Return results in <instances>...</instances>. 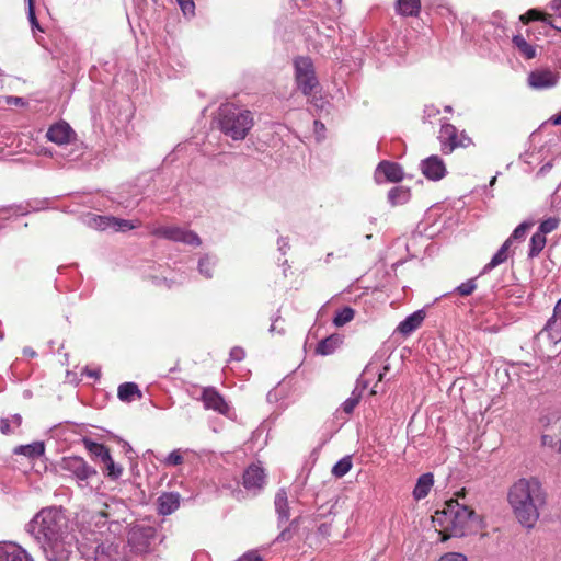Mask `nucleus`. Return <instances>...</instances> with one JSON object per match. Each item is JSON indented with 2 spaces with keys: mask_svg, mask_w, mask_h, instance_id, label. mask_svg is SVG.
Segmentation results:
<instances>
[{
  "mask_svg": "<svg viewBox=\"0 0 561 561\" xmlns=\"http://www.w3.org/2000/svg\"><path fill=\"white\" fill-rule=\"evenodd\" d=\"M8 561H34L32 556L21 546L11 545V551Z\"/></svg>",
  "mask_w": 561,
  "mask_h": 561,
  "instance_id": "nucleus-41",
  "label": "nucleus"
},
{
  "mask_svg": "<svg viewBox=\"0 0 561 561\" xmlns=\"http://www.w3.org/2000/svg\"><path fill=\"white\" fill-rule=\"evenodd\" d=\"M274 399H276V393H275V392H273V391H270V392L267 393V400H268V401H273Z\"/></svg>",
  "mask_w": 561,
  "mask_h": 561,
  "instance_id": "nucleus-64",
  "label": "nucleus"
},
{
  "mask_svg": "<svg viewBox=\"0 0 561 561\" xmlns=\"http://www.w3.org/2000/svg\"><path fill=\"white\" fill-rule=\"evenodd\" d=\"M151 233L158 238H163L174 242H182L188 245L198 247L202 243V240L196 232L176 226H160L154 228Z\"/></svg>",
  "mask_w": 561,
  "mask_h": 561,
  "instance_id": "nucleus-8",
  "label": "nucleus"
},
{
  "mask_svg": "<svg viewBox=\"0 0 561 561\" xmlns=\"http://www.w3.org/2000/svg\"><path fill=\"white\" fill-rule=\"evenodd\" d=\"M23 355L24 356H27V357H31V358H34L37 356V353L30 346H25L22 351Z\"/></svg>",
  "mask_w": 561,
  "mask_h": 561,
  "instance_id": "nucleus-59",
  "label": "nucleus"
},
{
  "mask_svg": "<svg viewBox=\"0 0 561 561\" xmlns=\"http://www.w3.org/2000/svg\"><path fill=\"white\" fill-rule=\"evenodd\" d=\"M183 461V451L181 449H174L162 460V463L167 467H176L182 465Z\"/></svg>",
  "mask_w": 561,
  "mask_h": 561,
  "instance_id": "nucleus-43",
  "label": "nucleus"
},
{
  "mask_svg": "<svg viewBox=\"0 0 561 561\" xmlns=\"http://www.w3.org/2000/svg\"><path fill=\"white\" fill-rule=\"evenodd\" d=\"M352 466L351 456H345L333 466L332 474L336 478H342L352 469Z\"/></svg>",
  "mask_w": 561,
  "mask_h": 561,
  "instance_id": "nucleus-40",
  "label": "nucleus"
},
{
  "mask_svg": "<svg viewBox=\"0 0 561 561\" xmlns=\"http://www.w3.org/2000/svg\"><path fill=\"white\" fill-rule=\"evenodd\" d=\"M435 11L439 16L447 19L449 22H454L457 18L453 7L448 2L438 3Z\"/></svg>",
  "mask_w": 561,
  "mask_h": 561,
  "instance_id": "nucleus-42",
  "label": "nucleus"
},
{
  "mask_svg": "<svg viewBox=\"0 0 561 561\" xmlns=\"http://www.w3.org/2000/svg\"><path fill=\"white\" fill-rule=\"evenodd\" d=\"M440 150L444 154H450L457 148H467L472 144L470 137L465 131L459 133L458 129L449 124L443 123L438 134Z\"/></svg>",
  "mask_w": 561,
  "mask_h": 561,
  "instance_id": "nucleus-7",
  "label": "nucleus"
},
{
  "mask_svg": "<svg viewBox=\"0 0 561 561\" xmlns=\"http://www.w3.org/2000/svg\"><path fill=\"white\" fill-rule=\"evenodd\" d=\"M217 257L211 254H204L199 257L197 270L198 273L206 279H210L214 276L215 266L217 265Z\"/></svg>",
  "mask_w": 561,
  "mask_h": 561,
  "instance_id": "nucleus-27",
  "label": "nucleus"
},
{
  "mask_svg": "<svg viewBox=\"0 0 561 561\" xmlns=\"http://www.w3.org/2000/svg\"><path fill=\"white\" fill-rule=\"evenodd\" d=\"M437 561H468L467 557L460 552L444 553Z\"/></svg>",
  "mask_w": 561,
  "mask_h": 561,
  "instance_id": "nucleus-49",
  "label": "nucleus"
},
{
  "mask_svg": "<svg viewBox=\"0 0 561 561\" xmlns=\"http://www.w3.org/2000/svg\"><path fill=\"white\" fill-rule=\"evenodd\" d=\"M561 420V407L560 405H551L542 409L539 414L537 425L541 430H548L553 424L558 423Z\"/></svg>",
  "mask_w": 561,
  "mask_h": 561,
  "instance_id": "nucleus-19",
  "label": "nucleus"
},
{
  "mask_svg": "<svg viewBox=\"0 0 561 561\" xmlns=\"http://www.w3.org/2000/svg\"><path fill=\"white\" fill-rule=\"evenodd\" d=\"M93 561H123L119 545L110 541L101 542L95 548Z\"/></svg>",
  "mask_w": 561,
  "mask_h": 561,
  "instance_id": "nucleus-15",
  "label": "nucleus"
},
{
  "mask_svg": "<svg viewBox=\"0 0 561 561\" xmlns=\"http://www.w3.org/2000/svg\"><path fill=\"white\" fill-rule=\"evenodd\" d=\"M180 495L175 492L162 493L158 499V512L161 515H170L180 506Z\"/></svg>",
  "mask_w": 561,
  "mask_h": 561,
  "instance_id": "nucleus-18",
  "label": "nucleus"
},
{
  "mask_svg": "<svg viewBox=\"0 0 561 561\" xmlns=\"http://www.w3.org/2000/svg\"><path fill=\"white\" fill-rule=\"evenodd\" d=\"M244 356L245 353L241 347L236 346L230 351V358L233 360L240 362L244 358Z\"/></svg>",
  "mask_w": 561,
  "mask_h": 561,
  "instance_id": "nucleus-55",
  "label": "nucleus"
},
{
  "mask_svg": "<svg viewBox=\"0 0 561 561\" xmlns=\"http://www.w3.org/2000/svg\"><path fill=\"white\" fill-rule=\"evenodd\" d=\"M59 468L69 478L75 479L80 488L90 486V481L98 476L95 468L79 456L64 457L59 463Z\"/></svg>",
  "mask_w": 561,
  "mask_h": 561,
  "instance_id": "nucleus-5",
  "label": "nucleus"
},
{
  "mask_svg": "<svg viewBox=\"0 0 561 561\" xmlns=\"http://www.w3.org/2000/svg\"><path fill=\"white\" fill-rule=\"evenodd\" d=\"M511 247V240H505V242L501 245V248L496 251V253L492 256L491 261L484 265V267L481 271V274H486L500 264L507 261Z\"/></svg>",
  "mask_w": 561,
  "mask_h": 561,
  "instance_id": "nucleus-24",
  "label": "nucleus"
},
{
  "mask_svg": "<svg viewBox=\"0 0 561 561\" xmlns=\"http://www.w3.org/2000/svg\"><path fill=\"white\" fill-rule=\"evenodd\" d=\"M396 11L402 16H417L421 12V0H397Z\"/></svg>",
  "mask_w": 561,
  "mask_h": 561,
  "instance_id": "nucleus-26",
  "label": "nucleus"
},
{
  "mask_svg": "<svg viewBox=\"0 0 561 561\" xmlns=\"http://www.w3.org/2000/svg\"><path fill=\"white\" fill-rule=\"evenodd\" d=\"M295 82L298 90L306 96L311 95L319 87L314 66L310 57L299 56L294 59Z\"/></svg>",
  "mask_w": 561,
  "mask_h": 561,
  "instance_id": "nucleus-6",
  "label": "nucleus"
},
{
  "mask_svg": "<svg viewBox=\"0 0 561 561\" xmlns=\"http://www.w3.org/2000/svg\"><path fill=\"white\" fill-rule=\"evenodd\" d=\"M511 247V240H505V242L501 245V248L496 251V253L492 256L491 261L484 265V267L481 271V274H486L500 264L507 261Z\"/></svg>",
  "mask_w": 561,
  "mask_h": 561,
  "instance_id": "nucleus-23",
  "label": "nucleus"
},
{
  "mask_svg": "<svg viewBox=\"0 0 561 561\" xmlns=\"http://www.w3.org/2000/svg\"><path fill=\"white\" fill-rule=\"evenodd\" d=\"M12 543L0 542V561H8Z\"/></svg>",
  "mask_w": 561,
  "mask_h": 561,
  "instance_id": "nucleus-54",
  "label": "nucleus"
},
{
  "mask_svg": "<svg viewBox=\"0 0 561 561\" xmlns=\"http://www.w3.org/2000/svg\"><path fill=\"white\" fill-rule=\"evenodd\" d=\"M75 136L76 134L73 129L66 122H59L51 125L46 133L47 139L59 146L70 144Z\"/></svg>",
  "mask_w": 561,
  "mask_h": 561,
  "instance_id": "nucleus-13",
  "label": "nucleus"
},
{
  "mask_svg": "<svg viewBox=\"0 0 561 561\" xmlns=\"http://www.w3.org/2000/svg\"><path fill=\"white\" fill-rule=\"evenodd\" d=\"M14 455H22L28 459H37L45 453V444L43 442H33L27 445L16 446L13 450Z\"/></svg>",
  "mask_w": 561,
  "mask_h": 561,
  "instance_id": "nucleus-22",
  "label": "nucleus"
},
{
  "mask_svg": "<svg viewBox=\"0 0 561 561\" xmlns=\"http://www.w3.org/2000/svg\"><path fill=\"white\" fill-rule=\"evenodd\" d=\"M540 335H546L552 344L561 341V298L553 308L552 317L547 321Z\"/></svg>",
  "mask_w": 561,
  "mask_h": 561,
  "instance_id": "nucleus-12",
  "label": "nucleus"
},
{
  "mask_svg": "<svg viewBox=\"0 0 561 561\" xmlns=\"http://www.w3.org/2000/svg\"><path fill=\"white\" fill-rule=\"evenodd\" d=\"M265 472L259 465H250L244 473L242 484L244 489L253 495L259 494L265 485Z\"/></svg>",
  "mask_w": 561,
  "mask_h": 561,
  "instance_id": "nucleus-10",
  "label": "nucleus"
},
{
  "mask_svg": "<svg viewBox=\"0 0 561 561\" xmlns=\"http://www.w3.org/2000/svg\"><path fill=\"white\" fill-rule=\"evenodd\" d=\"M547 493L538 478H522L508 491V503L518 522L530 529L539 519Z\"/></svg>",
  "mask_w": 561,
  "mask_h": 561,
  "instance_id": "nucleus-2",
  "label": "nucleus"
},
{
  "mask_svg": "<svg viewBox=\"0 0 561 561\" xmlns=\"http://www.w3.org/2000/svg\"><path fill=\"white\" fill-rule=\"evenodd\" d=\"M355 311L351 307H343L342 309L337 310L334 318L333 323L335 327L341 328L345 325L346 323L351 322L354 319Z\"/></svg>",
  "mask_w": 561,
  "mask_h": 561,
  "instance_id": "nucleus-38",
  "label": "nucleus"
},
{
  "mask_svg": "<svg viewBox=\"0 0 561 561\" xmlns=\"http://www.w3.org/2000/svg\"><path fill=\"white\" fill-rule=\"evenodd\" d=\"M533 226L531 222H522L519 224L512 232L507 240H511V243L514 240H523L526 236L527 230Z\"/></svg>",
  "mask_w": 561,
  "mask_h": 561,
  "instance_id": "nucleus-46",
  "label": "nucleus"
},
{
  "mask_svg": "<svg viewBox=\"0 0 561 561\" xmlns=\"http://www.w3.org/2000/svg\"><path fill=\"white\" fill-rule=\"evenodd\" d=\"M202 400L205 409L217 411L220 414H227L229 405L219 392L213 388H205L202 392Z\"/></svg>",
  "mask_w": 561,
  "mask_h": 561,
  "instance_id": "nucleus-14",
  "label": "nucleus"
},
{
  "mask_svg": "<svg viewBox=\"0 0 561 561\" xmlns=\"http://www.w3.org/2000/svg\"><path fill=\"white\" fill-rule=\"evenodd\" d=\"M8 105H16V106H23L25 104V101L23 98L20 96H7Z\"/></svg>",
  "mask_w": 561,
  "mask_h": 561,
  "instance_id": "nucleus-57",
  "label": "nucleus"
},
{
  "mask_svg": "<svg viewBox=\"0 0 561 561\" xmlns=\"http://www.w3.org/2000/svg\"><path fill=\"white\" fill-rule=\"evenodd\" d=\"M559 222L560 221L558 218L549 217V218L545 219L543 221H541L537 232L542 233V236L546 237V234L552 232L553 230H556L558 228Z\"/></svg>",
  "mask_w": 561,
  "mask_h": 561,
  "instance_id": "nucleus-45",
  "label": "nucleus"
},
{
  "mask_svg": "<svg viewBox=\"0 0 561 561\" xmlns=\"http://www.w3.org/2000/svg\"><path fill=\"white\" fill-rule=\"evenodd\" d=\"M88 523L94 534L104 535L110 530L108 515L105 512L93 513Z\"/></svg>",
  "mask_w": 561,
  "mask_h": 561,
  "instance_id": "nucleus-25",
  "label": "nucleus"
},
{
  "mask_svg": "<svg viewBox=\"0 0 561 561\" xmlns=\"http://www.w3.org/2000/svg\"><path fill=\"white\" fill-rule=\"evenodd\" d=\"M280 319V316H279V311L276 313L275 317L272 318V324L268 329L270 333L274 334L275 332L279 333V334H283L284 333V328H278L277 327V322L279 321Z\"/></svg>",
  "mask_w": 561,
  "mask_h": 561,
  "instance_id": "nucleus-53",
  "label": "nucleus"
},
{
  "mask_svg": "<svg viewBox=\"0 0 561 561\" xmlns=\"http://www.w3.org/2000/svg\"><path fill=\"white\" fill-rule=\"evenodd\" d=\"M176 2L185 16H194L195 3L193 0H176Z\"/></svg>",
  "mask_w": 561,
  "mask_h": 561,
  "instance_id": "nucleus-48",
  "label": "nucleus"
},
{
  "mask_svg": "<svg viewBox=\"0 0 561 561\" xmlns=\"http://www.w3.org/2000/svg\"><path fill=\"white\" fill-rule=\"evenodd\" d=\"M476 288H477L476 278H470V279L461 283L460 285H458L454 289V291L462 297H467V296L471 295L476 290Z\"/></svg>",
  "mask_w": 561,
  "mask_h": 561,
  "instance_id": "nucleus-44",
  "label": "nucleus"
},
{
  "mask_svg": "<svg viewBox=\"0 0 561 561\" xmlns=\"http://www.w3.org/2000/svg\"><path fill=\"white\" fill-rule=\"evenodd\" d=\"M111 217L112 216H103V215H96V214H88L84 218V222L88 227L105 231L111 230Z\"/></svg>",
  "mask_w": 561,
  "mask_h": 561,
  "instance_id": "nucleus-30",
  "label": "nucleus"
},
{
  "mask_svg": "<svg viewBox=\"0 0 561 561\" xmlns=\"http://www.w3.org/2000/svg\"><path fill=\"white\" fill-rule=\"evenodd\" d=\"M26 2H27V18L31 23L32 30L33 31L38 30L42 32L43 30L41 28L37 18L35 15L34 0H26Z\"/></svg>",
  "mask_w": 561,
  "mask_h": 561,
  "instance_id": "nucleus-47",
  "label": "nucleus"
},
{
  "mask_svg": "<svg viewBox=\"0 0 561 561\" xmlns=\"http://www.w3.org/2000/svg\"><path fill=\"white\" fill-rule=\"evenodd\" d=\"M105 466V474L112 480H117L123 473V467L121 465L115 463L111 454L107 458H104L102 461Z\"/></svg>",
  "mask_w": 561,
  "mask_h": 561,
  "instance_id": "nucleus-39",
  "label": "nucleus"
},
{
  "mask_svg": "<svg viewBox=\"0 0 561 561\" xmlns=\"http://www.w3.org/2000/svg\"><path fill=\"white\" fill-rule=\"evenodd\" d=\"M341 342L342 340L337 334L330 335L318 343L316 353L323 356L331 355L335 352Z\"/></svg>",
  "mask_w": 561,
  "mask_h": 561,
  "instance_id": "nucleus-29",
  "label": "nucleus"
},
{
  "mask_svg": "<svg viewBox=\"0 0 561 561\" xmlns=\"http://www.w3.org/2000/svg\"><path fill=\"white\" fill-rule=\"evenodd\" d=\"M22 424V416L20 414H13L10 417H2L0 420V431L2 434H11Z\"/></svg>",
  "mask_w": 561,
  "mask_h": 561,
  "instance_id": "nucleus-36",
  "label": "nucleus"
},
{
  "mask_svg": "<svg viewBox=\"0 0 561 561\" xmlns=\"http://www.w3.org/2000/svg\"><path fill=\"white\" fill-rule=\"evenodd\" d=\"M410 190L403 186H394L388 193V201L392 206L403 205L410 199Z\"/></svg>",
  "mask_w": 561,
  "mask_h": 561,
  "instance_id": "nucleus-33",
  "label": "nucleus"
},
{
  "mask_svg": "<svg viewBox=\"0 0 561 561\" xmlns=\"http://www.w3.org/2000/svg\"><path fill=\"white\" fill-rule=\"evenodd\" d=\"M123 448H124L125 454H126L129 458H131V457H133L131 455L134 454V449H133V447H131L127 442H125V443H124V445H123Z\"/></svg>",
  "mask_w": 561,
  "mask_h": 561,
  "instance_id": "nucleus-62",
  "label": "nucleus"
},
{
  "mask_svg": "<svg viewBox=\"0 0 561 561\" xmlns=\"http://www.w3.org/2000/svg\"><path fill=\"white\" fill-rule=\"evenodd\" d=\"M551 9L556 12L561 10V0H553L550 4Z\"/></svg>",
  "mask_w": 561,
  "mask_h": 561,
  "instance_id": "nucleus-63",
  "label": "nucleus"
},
{
  "mask_svg": "<svg viewBox=\"0 0 561 561\" xmlns=\"http://www.w3.org/2000/svg\"><path fill=\"white\" fill-rule=\"evenodd\" d=\"M140 221L136 220H128V219H122L112 216L111 217V230L115 232H125L133 230L137 227H139Z\"/></svg>",
  "mask_w": 561,
  "mask_h": 561,
  "instance_id": "nucleus-35",
  "label": "nucleus"
},
{
  "mask_svg": "<svg viewBox=\"0 0 561 561\" xmlns=\"http://www.w3.org/2000/svg\"><path fill=\"white\" fill-rule=\"evenodd\" d=\"M560 80V72L549 68H537L527 76V84L536 91L549 90L554 88Z\"/></svg>",
  "mask_w": 561,
  "mask_h": 561,
  "instance_id": "nucleus-9",
  "label": "nucleus"
},
{
  "mask_svg": "<svg viewBox=\"0 0 561 561\" xmlns=\"http://www.w3.org/2000/svg\"><path fill=\"white\" fill-rule=\"evenodd\" d=\"M513 44L519 51L522 56H524L526 59H533L536 57V47L529 44L523 35H514L513 36Z\"/></svg>",
  "mask_w": 561,
  "mask_h": 561,
  "instance_id": "nucleus-32",
  "label": "nucleus"
},
{
  "mask_svg": "<svg viewBox=\"0 0 561 561\" xmlns=\"http://www.w3.org/2000/svg\"><path fill=\"white\" fill-rule=\"evenodd\" d=\"M117 397L123 402H131L135 398H141V391L135 382H124L118 386Z\"/></svg>",
  "mask_w": 561,
  "mask_h": 561,
  "instance_id": "nucleus-28",
  "label": "nucleus"
},
{
  "mask_svg": "<svg viewBox=\"0 0 561 561\" xmlns=\"http://www.w3.org/2000/svg\"><path fill=\"white\" fill-rule=\"evenodd\" d=\"M290 537L289 530L287 528L283 529L282 533L278 535L277 540L278 541H286Z\"/></svg>",
  "mask_w": 561,
  "mask_h": 561,
  "instance_id": "nucleus-60",
  "label": "nucleus"
},
{
  "mask_svg": "<svg viewBox=\"0 0 561 561\" xmlns=\"http://www.w3.org/2000/svg\"><path fill=\"white\" fill-rule=\"evenodd\" d=\"M313 129H314V134L317 136V139L318 140H322L324 138V131H325V126L322 122L316 119L313 122Z\"/></svg>",
  "mask_w": 561,
  "mask_h": 561,
  "instance_id": "nucleus-51",
  "label": "nucleus"
},
{
  "mask_svg": "<svg viewBox=\"0 0 561 561\" xmlns=\"http://www.w3.org/2000/svg\"><path fill=\"white\" fill-rule=\"evenodd\" d=\"M433 523L442 527V533L449 537H465L478 530L481 526V518L476 512L466 504L456 500H449L444 503L442 510H437L433 516Z\"/></svg>",
  "mask_w": 561,
  "mask_h": 561,
  "instance_id": "nucleus-3",
  "label": "nucleus"
},
{
  "mask_svg": "<svg viewBox=\"0 0 561 561\" xmlns=\"http://www.w3.org/2000/svg\"><path fill=\"white\" fill-rule=\"evenodd\" d=\"M420 170L430 181H439L447 174L445 162L437 154H432L423 159L420 163Z\"/></svg>",
  "mask_w": 561,
  "mask_h": 561,
  "instance_id": "nucleus-11",
  "label": "nucleus"
},
{
  "mask_svg": "<svg viewBox=\"0 0 561 561\" xmlns=\"http://www.w3.org/2000/svg\"><path fill=\"white\" fill-rule=\"evenodd\" d=\"M25 530L38 545L47 561H68L76 546V536L65 511L47 506L25 525Z\"/></svg>",
  "mask_w": 561,
  "mask_h": 561,
  "instance_id": "nucleus-1",
  "label": "nucleus"
},
{
  "mask_svg": "<svg viewBox=\"0 0 561 561\" xmlns=\"http://www.w3.org/2000/svg\"><path fill=\"white\" fill-rule=\"evenodd\" d=\"M220 130L233 140H242L253 126L252 113L233 104H224L218 110Z\"/></svg>",
  "mask_w": 561,
  "mask_h": 561,
  "instance_id": "nucleus-4",
  "label": "nucleus"
},
{
  "mask_svg": "<svg viewBox=\"0 0 561 561\" xmlns=\"http://www.w3.org/2000/svg\"><path fill=\"white\" fill-rule=\"evenodd\" d=\"M278 250L282 252L283 255L286 254L287 250L289 249V242L287 238L280 237L277 240Z\"/></svg>",
  "mask_w": 561,
  "mask_h": 561,
  "instance_id": "nucleus-56",
  "label": "nucleus"
},
{
  "mask_svg": "<svg viewBox=\"0 0 561 561\" xmlns=\"http://www.w3.org/2000/svg\"><path fill=\"white\" fill-rule=\"evenodd\" d=\"M440 113L439 108L433 104L425 105L424 107V119L431 122L432 118L436 117Z\"/></svg>",
  "mask_w": 561,
  "mask_h": 561,
  "instance_id": "nucleus-50",
  "label": "nucleus"
},
{
  "mask_svg": "<svg viewBox=\"0 0 561 561\" xmlns=\"http://www.w3.org/2000/svg\"><path fill=\"white\" fill-rule=\"evenodd\" d=\"M546 243V237H543L542 233L535 232L530 238L528 257L534 259L538 256Z\"/></svg>",
  "mask_w": 561,
  "mask_h": 561,
  "instance_id": "nucleus-37",
  "label": "nucleus"
},
{
  "mask_svg": "<svg viewBox=\"0 0 561 561\" xmlns=\"http://www.w3.org/2000/svg\"><path fill=\"white\" fill-rule=\"evenodd\" d=\"M434 485V476L431 472L421 474L413 489V497L416 501L425 499Z\"/></svg>",
  "mask_w": 561,
  "mask_h": 561,
  "instance_id": "nucleus-21",
  "label": "nucleus"
},
{
  "mask_svg": "<svg viewBox=\"0 0 561 561\" xmlns=\"http://www.w3.org/2000/svg\"><path fill=\"white\" fill-rule=\"evenodd\" d=\"M541 445L548 446V447H553L556 445L553 436L548 435V434H542L541 435Z\"/></svg>",
  "mask_w": 561,
  "mask_h": 561,
  "instance_id": "nucleus-58",
  "label": "nucleus"
},
{
  "mask_svg": "<svg viewBox=\"0 0 561 561\" xmlns=\"http://www.w3.org/2000/svg\"><path fill=\"white\" fill-rule=\"evenodd\" d=\"M553 125H561V111L549 119Z\"/></svg>",
  "mask_w": 561,
  "mask_h": 561,
  "instance_id": "nucleus-61",
  "label": "nucleus"
},
{
  "mask_svg": "<svg viewBox=\"0 0 561 561\" xmlns=\"http://www.w3.org/2000/svg\"><path fill=\"white\" fill-rule=\"evenodd\" d=\"M381 175L389 182H400L403 179V170L396 162L381 161L375 171L377 182H380Z\"/></svg>",
  "mask_w": 561,
  "mask_h": 561,
  "instance_id": "nucleus-16",
  "label": "nucleus"
},
{
  "mask_svg": "<svg viewBox=\"0 0 561 561\" xmlns=\"http://www.w3.org/2000/svg\"><path fill=\"white\" fill-rule=\"evenodd\" d=\"M366 385L359 386V383L356 385L354 390L352 391L351 396L342 403L341 409L346 414L353 413L356 405L359 403L363 391L365 390Z\"/></svg>",
  "mask_w": 561,
  "mask_h": 561,
  "instance_id": "nucleus-31",
  "label": "nucleus"
},
{
  "mask_svg": "<svg viewBox=\"0 0 561 561\" xmlns=\"http://www.w3.org/2000/svg\"><path fill=\"white\" fill-rule=\"evenodd\" d=\"M424 318L425 312L423 310L414 311L400 322L398 325V331L403 335H409L421 327Z\"/></svg>",
  "mask_w": 561,
  "mask_h": 561,
  "instance_id": "nucleus-20",
  "label": "nucleus"
},
{
  "mask_svg": "<svg viewBox=\"0 0 561 561\" xmlns=\"http://www.w3.org/2000/svg\"><path fill=\"white\" fill-rule=\"evenodd\" d=\"M84 447L94 457L99 458L103 461L104 458H107L110 455V450L103 444L96 443L92 439L84 438L83 439Z\"/></svg>",
  "mask_w": 561,
  "mask_h": 561,
  "instance_id": "nucleus-34",
  "label": "nucleus"
},
{
  "mask_svg": "<svg viewBox=\"0 0 561 561\" xmlns=\"http://www.w3.org/2000/svg\"><path fill=\"white\" fill-rule=\"evenodd\" d=\"M274 506L277 514L278 526L282 527L290 517L288 496L285 489H279L275 494Z\"/></svg>",
  "mask_w": 561,
  "mask_h": 561,
  "instance_id": "nucleus-17",
  "label": "nucleus"
},
{
  "mask_svg": "<svg viewBox=\"0 0 561 561\" xmlns=\"http://www.w3.org/2000/svg\"><path fill=\"white\" fill-rule=\"evenodd\" d=\"M237 561H261V556L257 551L251 550L242 554Z\"/></svg>",
  "mask_w": 561,
  "mask_h": 561,
  "instance_id": "nucleus-52",
  "label": "nucleus"
}]
</instances>
